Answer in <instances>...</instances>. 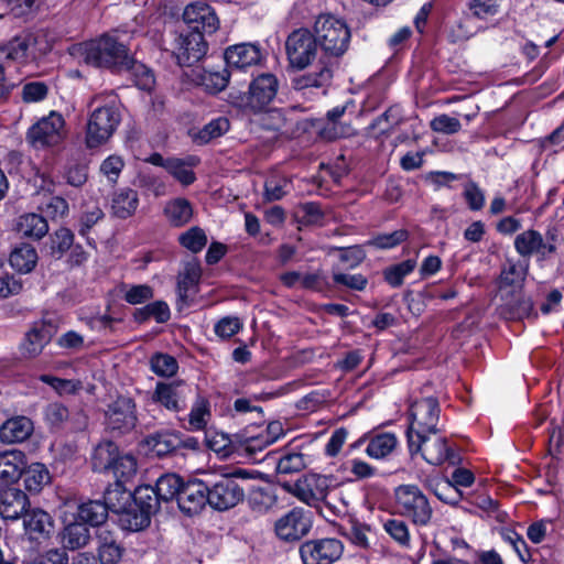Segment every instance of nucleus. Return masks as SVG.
Instances as JSON below:
<instances>
[{"mask_svg": "<svg viewBox=\"0 0 564 564\" xmlns=\"http://www.w3.org/2000/svg\"><path fill=\"white\" fill-rule=\"evenodd\" d=\"M84 62L99 68L112 72L133 70L141 73L137 85L143 90H150L154 85L153 74L129 54L127 46L115 37L102 35L86 42L82 46Z\"/></svg>", "mask_w": 564, "mask_h": 564, "instance_id": "f257e3e1", "label": "nucleus"}, {"mask_svg": "<svg viewBox=\"0 0 564 564\" xmlns=\"http://www.w3.org/2000/svg\"><path fill=\"white\" fill-rule=\"evenodd\" d=\"M279 90V79L271 73L258 75L249 84L248 91L231 89L228 104L247 116L268 112Z\"/></svg>", "mask_w": 564, "mask_h": 564, "instance_id": "f03ea898", "label": "nucleus"}, {"mask_svg": "<svg viewBox=\"0 0 564 564\" xmlns=\"http://www.w3.org/2000/svg\"><path fill=\"white\" fill-rule=\"evenodd\" d=\"M440 403L435 397L415 399L409 409L410 425L406 430L410 454H416L427 441V435L438 432Z\"/></svg>", "mask_w": 564, "mask_h": 564, "instance_id": "7ed1b4c3", "label": "nucleus"}, {"mask_svg": "<svg viewBox=\"0 0 564 564\" xmlns=\"http://www.w3.org/2000/svg\"><path fill=\"white\" fill-rule=\"evenodd\" d=\"M313 32L316 36L321 58L338 64V59L347 52L351 33L347 23L333 14H321L315 20Z\"/></svg>", "mask_w": 564, "mask_h": 564, "instance_id": "20e7f679", "label": "nucleus"}, {"mask_svg": "<svg viewBox=\"0 0 564 564\" xmlns=\"http://www.w3.org/2000/svg\"><path fill=\"white\" fill-rule=\"evenodd\" d=\"M285 55L288 67L302 72L310 67L319 56V46L314 32L306 28L293 30L286 37Z\"/></svg>", "mask_w": 564, "mask_h": 564, "instance_id": "39448f33", "label": "nucleus"}, {"mask_svg": "<svg viewBox=\"0 0 564 564\" xmlns=\"http://www.w3.org/2000/svg\"><path fill=\"white\" fill-rule=\"evenodd\" d=\"M394 507L416 525H426L433 516L427 497L415 485H400L394 489Z\"/></svg>", "mask_w": 564, "mask_h": 564, "instance_id": "423d86ee", "label": "nucleus"}, {"mask_svg": "<svg viewBox=\"0 0 564 564\" xmlns=\"http://www.w3.org/2000/svg\"><path fill=\"white\" fill-rule=\"evenodd\" d=\"M120 122V108L115 101L94 109L87 122L86 145L93 149L106 143Z\"/></svg>", "mask_w": 564, "mask_h": 564, "instance_id": "0eeeda50", "label": "nucleus"}, {"mask_svg": "<svg viewBox=\"0 0 564 564\" xmlns=\"http://www.w3.org/2000/svg\"><path fill=\"white\" fill-rule=\"evenodd\" d=\"M133 505H129L124 523L131 531H139L150 525L151 517L160 509L161 499L150 485L138 487L131 494Z\"/></svg>", "mask_w": 564, "mask_h": 564, "instance_id": "6e6552de", "label": "nucleus"}, {"mask_svg": "<svg viewBox=\"0 0 564 564\" xmlns=\"http://www.w3.org/2000/svg\"><path fill=\"white\" fill-rule=\"evenodd\" d=\"M137 422V406L131 398L118 397L105 411V427L113 437L132 432Z\"/></svg>", "mask_w": 564, "mask_h": 564, "instance_id": "1a4fd4ad", "label": "nucleus"}, {"mask_svg": "<svg viewBox=\"0 0 564 564\" xmlns=\"http://www.w3.org/2000/svg\"><path fill=\"white\" fill-rule=\"evenodd\" d=\"M66 135L65 120L56 111L41 118L26 132V141L35 149L56 147Z\"/></svg>", "mask_w": 564, "mask_h": 564, "instance_id": "9d476101", "label": "nucleus"}, {"mask_svg": "<svg viewBox=\"0 0 564 564\" xmlns=\"http://www.w3.org/2000/svg\"><path fill=\"white\" fill-rule=\"evenodd\" d=\"M208 506L217 511L235 508L245 499V490L230 475H221L215 481L207 482Z\"/></svg>", "mask_w": 564, "mask_h": 564, "instance_id": "9b49d317", "label": "nucleus"}, {"mask_svg": "<svg viewBox=\"0 0 564 564\" xmlns=\"http://www.w3.org/2000/svg\"><path fill=\"white\" fill-rule=\"evenodd\" d=\"M207 48V42L199 32H176L171 44L172 54L180 66L196 64L206 55Z\"/></svg>", "mask_w": 564, "mask_h": 564, "instance_id": "f8f14e48", "label": "nucleus"}, {"mask_svg": "<svg viewBox=\"0 0 564 564\" xmlns=\"http://www.w3.org/2000/svg\"><path fill=\"white\" fill-rule=\"evenodd\" d=\"M344 553V544L336 538H323L305 541L300 546L304 564H333Z\"/></svg>", "mask_w": 564, "mask_h": 564, "instance_id": "ddd939ff", "label": "nucleus"}, {"mask_svg": "<svg viewBox=\"0 0 564 564\" xmlns=\"http://www.w3.org/2000/svg\"><path fill=\"white\" fill-rule=\"evenodd\" d=\"M332 477L312 473L304 475L293 485L285 484L283 487L302 502L316 506L326 498Z\"/></svg>", "mask_w": 564, "mask_h": 564, "instance_id": "4468645a", "label": "nucleus"}, {"mask_svg": "<svg viewBox=\"0 0 564 564\" xmlns=\"http://www.w3.org/2000/svg\"><path fill=\"white\" fill-rule=\"evenodd\" d=\"M312 529V512L295 507L280 517L274 531L279 539L285 542H294L305 536Z\"/></svg>", "mask_w": 564, "mask_h": 564, "instance_id": "2eb2a0df", "label": "nucleus"}, {"mask_svg": "<svg viewBox=\"0 0 564 564\" xmlns=\"http://www.w3.org/2000/svg\"><path fill=\"white\" fill-rule=\"evenodd\" d=\"M182 18L189 32H199L203 36L215 33L220 25L214 8L204 1L187 4Z\"/></svg>", "mask_w": 564, "mask_h": 564, "instance_id": "dca6fc26", "label": "nucleus"}, {"mask_svg": "<svg viewBox=\"0 0 564 564\" xmlns=\"http://www.w3.org/2000/svg\"><path fill=\"white\" fill-rule=\"evenodd\" d=\"M177 505L180 510L187 516L199 513L208 505L207 482L198 478L184 481Z\"/></svg>", "mask_w": 564, "mask_h": 564, "instance_id": "f3484780", "label": "nucleus"}, {"mask_svg": "<svg viewBox=\"0 0 564 564\" xmlns=\"http://www.w3.org/2000/svg\"><path fill=\"white\" fill-rule=\"evenodd\" d=\"M191 392V387L183 381L158 382L152 400L169 411L180 412L185 409V401Z\"/></svg>", "mask_w": 564, "mask_h": 564, "instance_id": "a211bd4d", "label": "nucleus"}, {"mask_svg": "<svg viewBox=\"0 0 564 564\" xmlns=\"http://www.w3.org/2000/svg\"><path fill=\"white\" fill-rule=\"evenodd\" d=\"M224 58L228 67L245 70L259 65L263 61V53L258 44L239 43L228 46Z\"/></svg>", "mask_w": 564, "mask_h": 564, "instance_id": "6ab92c4d", "label": "nucleus"}, {"mask_svg": "<svg viewBox=\"0 0 564 564\" xmlns=\"http://www.w3.org/2000/svg\"><path fill=\"white\" fill-rule=\"evenodd\" d=\"M28 495L13 487L0 490V517L6 521H17L21 519L30 508Z\"/></svg>", "mask_w": 564, "mask_h": 564, "instance_id": "aec40b11", "label": "nucleus"}, {"mask_svg": "<svg viewBox=\"0 0 564 564\" xmlns=\"http://www.w3.org/2000/svg\"><path fill=\"white\" fill-rule=\"evenodd\" d=\"M22 518L25 534H28L31 540H47L54 533V520L52 516L43 509L29 508Z\"/></svg>", "mask_w": 564, "mask_h": 564, "instance_id": "412c9836", "label": "nucleus"}, {"mask_svg": "<svg viewBox=\"0 0 564 564\" xmlns=\"http://www.w3.org/2000/svg\"><path fill=\"white\" fill-rule=\"evenodd\" d=\"M54 335L53 326L45 322H36L25 334L20 346L21 354L26 358L39 356Z\"/></svg>", "mask_w": 564, "mask_h": 564, "instance_id": "4be33fe9", "label": "nucleus"}, {"mask_svg": "<svg viewBox=\"0 0 564 564\" xmlns=\"http://www.w3.org/2000/svg\"><path fill=\"white\" fill-rule=\"evenodd\" d=\"M313 462L314 457L308 453V446H288L278 460L276 471L283 475L300 473Z\"/></svg>", "mask_w": 564, "mask_h": 564, "instance_id": "5701e85b", "label": "nucleus"}, {"mask_svg": "<svg viewBox=\"0 0 564 564\" xmlns=\"http://www.w3.org/2000/svg\"><path fill=\"white\" fill-rule=\"evenodd\" d=\"M334 68L335 65L319 57L317 69L293 77L291 80V86L295 90L326 87L332 83Z\"/></svg>", "mask_w": 564, "mask_h": 564, "instance_id": "b1692460", "label": "nucleus"}, {"mask_svg": "<svg viewBox=\"0 0 564 564\" xmlns=\"http://www.w3.org/2000/svg\"><path fill=\"white\" fill-rule=\"evenodd\" d=\"M514 249L521 257L540 254L543 258L556 251L553 243H544L542 235L534 229L519 234L514 239Z\"/></svg>", "mask_w": 564, "mask_h": 564, "instance_id": "393cba45", "label": "nucleus"}, {"mask_svg": "<svg viewBox=\"0 0 564 564\" xmlns=\"http://www.w3.org/2000/svg\"><path fill=\"white\" fill-rule=\"evenodd\" d=\"M34 425L31 419L19 415L4 421L0 425V442L14 444L26 441L33 433Z\"/></svg>", "mask_w": 564, "mask_h": 564, "instance_id": "a878e982", "label": "nucleus"}, {"mask_svg": "<svg viewBox=\"0 0 564 564\" xmlns=\"http://www.w3.org/2000/svg\"><path fill=\"white\" fill-rule=\"evenodd\" d=\"M26 464V456L22 451L11 449L0 452V485L17 482Z\"/></svg>", "mask_w": 564, "mask_h": 564, "instance_id": "bb28decb", "label": "nucleus"}, {"mask_svg": "<svg viewBox=\"0 0 564 564\" xmlns=\"http://www.w3.org/2000/svg\"><path fill=\"white\" fill-rule=\"evenodd\" d=\"M419 452H421L423 458L429 464L434 466H438L444 462H449L451 464L458 462V457L447 446L445 438H436L431 442L427 436V441L422 445Z\"/></svg>", "mask_w": 564, "mask_h": 564, "instance_id": "cd10ccee", "label": "nucleus"}, {"mask_svg": "<svg viewBox=\"0 0 564 564\" xmlns=\"http://www.w3.org/2000/svg\"><path fill=\"white\" fill-rule=\"evenodd\" d=\"M144 442L151 452L159 457H163L180 448L181 433L174 431H161L150 434Z\"/></svg>", "mask_w": 564, "mask_h": 564, "instance_id": "c85d7f7f", "label": "nucleus"}, {"mask_svg": "<svg viewBox=\"0 0 564 564\" xmlns=\"http://www.w3.org/2000/svg\"><path fill=\"white\" fill-rule=\"evenodd\" d=\"M15 229L25 238L40 240L48 232V224L42 215L30 213L18 218Z\"/></svg>", "mask_w": 564, "mask_h": 564, "instance_id": "c756f323", "label": "nucleus"}, {"mask_svg": "<svg viewBox=\"0 0 564 564\" xmlns=\"http://www.w3.org/2000/svg\"><path fill=\"white\" fill-rule=\"evenodd\" d=\"M36 249L25 242L17 245L9 257L10 265L19 273L31 272L37 263Z\"/></svg>", "mask_w": 564, "mask_h": 564, "instance_id": "7c9ffc66", "label": "nucleus"}, {"mask_svg": "<svg viewBox=\"0 0 564 564\" xmlns=\"http://www.w3.org/2000/svg\"><path fill=\"white\" fill-rule=\"evenodd\" d=\"M139 206V196L134 189L121 188L116 192L111 199V212L120 219L131 217Z\"/></svg>", "mask_w": 564, "mask_h": 564, "instance_id": "2f4dec72", "label": "nucleus"}, {"mask_svg": "<svg viewBox=\"0 0 564 564\" xmlns=\"http://www.w3.org/2000/svg\"><path fill=\"white\" fill-rule=\"evenodd\" d=\"M108 514L109 510L101 500H88L77 507L76 519L85 525L101 527Z\"/></svg>", "mask_w": 564, "mask_h": 564, "instance_id": "473e14b6", "label": "nucleus"}, {"mask_svg": "<svg viewBox=\"0 0 564 564\" xmlns=\"http://www.w3.org/2000/svg\"><path fill=\"white\" fill-rule=\"evenodd\" d=\"M21 477L25 489L31 494L41 492L51 482V474L42 463H32L29 466L25 464Z\"/></svg>", "mask_w": 564, "mask_h": 564, "instance_id": "72a5a7b5", "label": "nucleus"}, {"mask_svg": "<svg viewBox=\"0 0 564 564\" xmlns=\"http://www.w3.org/2000/svg\"><path fill=\"white\" fill-rule=\"evenodd\" d=\"M200 160L196 155H187L184 159L171 158L167 172L182 185L188 186L196 180L193 167L199 164Z\"/></svg>", "mask_w": 564, "mask_h": 564, "instance_id": "f704fd0d", "label": "nucleus"}, {"mask_svg": "<svg viewBox=\"0 0 564 564\" xmlns=\"http://www.w3.org/2000/svg\"><path fill=\"white\" fill-rule=\"evenodd\" d=\"M90 541V531L79 520L64 527L62 544L64 549L75 551L85 547Z\"/></svg>", "mask_w": 564, "mask_h": 564, "instance_id": "c9c22d12", "label": "nucleus"}, {"mask_svg": "<svg viewBox=\"0 0 564 564\" xmlns=\"http://www.w3.org/2000/svg\"><path fill=\"white\" fill-rule=\"evenodd\" d=\"M200 278V270L194 264H187L184 272L180 274L177 281V301L178 304L188 305L189 299L196 293L197 284Z\"/></svg>", "mask_w": 564, "mask_h": 564, "instance_id": "e433bc0d", "label": "nucleus"}, {"mask_svg": "<svg viewBox=\"0 0 564 564\" xmlns=\"http://www.w3.org/2000/svg\"><path fill=\"white\" fill-rule=\"evenodd\" d=\"M130 500L131 492L124 489L122 484L115 482L105 490L104 500H101V502L105 503L109 511L122 513V521L124 522V516L128 511Z\"/></svg>", "mask_w": 564, "mask_h": 564, "instance_id": "4c0bfd02", "label": "nucleus"}, {"mask_svg": "<svg viewBox=\"0 0 564 564\" xmlns=\"http://www.w3.org/2000/svg\"><path fill=\"white\" fill-rule=\"evenodd\" d=\"M170 225L182 227L188 224L193 217V207L186 198H174L165 204L163 209Z\"/></svg>", "mask_w": 564, "mask_h": 564, "instance_id": "58836bf2", "label": "nucleus"}, {"mask_svg": "<svg viewBox=\"0 0 564 564\" xmlns=\"http://www.w3.org/2000/svg\"><path fill=\"white\" fill-rule=\"evenodd\" d=\"M229 129V120L226 117H218L197 131L191 130L189 135L195 144L205 145L212 140L224 135Z\"/></svg>", "mask_w": 564, "mask_h": 564, "instance_id": "ea45409f", "label": "nucleus"}, {"mask_svg": "<svg viewBox=\"0 0 564 564\" xmlns=\"http://www.w3.org/2000/svg\"><path fill=\"white\" fill-rule=\"evenodd\" d=\"M119 454V447L113 442H100L91 456L93 469L98 473H108Z\"/></svg>", "mask_w": 564, "mask_h": 564, "instance_id": "a19ab883", "label": "nucleus"}, {"mask_svg": "<svg viewBox=\"0 0 564 564\" xmlns=\"http://www.w3.org/2000/svg\"><path fill=\"white\" fill-rule=\"evenodd\" d=\"M426 487L443 502L448 505H457L463 492L449 479L441 477H431L426 479Z\"/></svg>", "mask_w": 564, "mask_h": 564, "instance_id": "79ce46f5", "label": "nucleus"}, {"mask_svg": "<svg viewBox=\"0 0 564 564\" xmlns=\"http://www.w3.org/2000/svg\"><path fill=\"white\" fill-rule=\"evenodd\" d=\"M183 485L184 480L180 475L166 473L156 479L153 488L161 501L169 502L173 499L178 500Z\"/></svg>", "mask_w": 564, "mask_h": 564, "instance_id": "37998d69", "label": "nucleus"}, {"mask_svg": "<svg viewBox=\"0 0 564 564\" xmlns=\"http://www.w3.org/2000/svg\"><path fill=\"white\" fill-rule=\"evenodd\" d=\"M170 317V307L164 301L152 302L143 307L137 308L133 313V318L138 323H144L153 318L156 323L162 324L166 323Z\"/></svg>", "mask_w": 564, "mask_h": 564, "instance_id": "c03bdc74", "label": "nucleus"}, {"mask_svg": "<svg viewBox=\"0 0 564 564\" xmlns=\"http://www.w3.org/2000/svg\"><path fill=\"white\" fill-rule=\"evenodd\" d=\"M397 443L393 433H380L369 441L366 453L372 458H383L395 448Z\"/></svg>", "mask_w": 564, "mask_h": 564, "instance_id": "a18cd8bd", "label": "nucleus"}, {"mask_svg": "<svg viewBox=\"0 0 564 564\" xmlns=\"http://www.w3.org/2000/svg\"><path fill=\"white\" fill-rule=\"evenodd\" d=\"M291 192V181L280 174L270 175L264 182V199L275 202L282 199Z\"/></svg>", "mask_w": 564, "mask_h": 564, "instance_id": "49530a36", "label": "nucleus"}, {"mask_svg": "<svg viewBox=\"0 0 564 564\" xmlns=\"http://www.w3.org/2000/svg\"><path fill=\"white\" fill-rule=\"evenodd\" d=\"M108 473L116 478V482L123 484L137 474V459L130 454H119Z\"/></svg>", "mask_w": 564, "mask_h": 564, "instance_id": "de8ad7c7", "label": "nucleus"}, {"mask_svg": "<svg viewBox=\"0 0 564 564\" xmlns=\"http://www.w3.org/2000/svg\"><path fill=\"white\" fill-rule=\"evenodd\" d=\"M344 534L351 543L361 549H370L376 538L369 525L358 521H350L349 527L345 528Z\"/></svg>", "mask_w": 564, "mask_h": 564, "instance_id": "09e8293b", "label": "nucleus"}, {"mask_svg": "<svg viewBox=\"0 0 564 564\" xmlns=\"http://www.w3.org/2000/svg\"><path fill=\"white\" fill-rule=\"evenodd\" d=\"M229 70L223 68L221 70H204L199 76L200 85L209 94H217L224 90L229 83Z\"/></svg>", "mask_w": 564, "mask_h": 564, "instance_id": "8fccbe9b", "label": "nucleus"}, {"mask_svg": "<svg viewBox=\"0 0 564 564\" xmlns=\"http://www.w3.org/2000/svg\"><path fill=\"white\" fill-rule=\"evenodd\" d=\"M276 499L273 492L263 487H254L249 492L248 503L249 507L258 513H264L271 509Z\"/></svg>", "mask_w": 564, "mask_h": 564, "instance_id": "3c124183", "label": "nucleus"}, {"mask_svg": "<svg viewBox=\"0 0 564 564\" xmlns=\"http://www.w3.org/2000/svg\"><path fill=\"white\" fill-rule=\"evenodd\" d=\"M409 238L406 229H398L389 234H378L369 239L365 245L377 249H392Z\"/></svg>", "mask_w": 564, "mask_h": 564, "instance_id": "603ef678", "label": "nucleus"}, {"mask_svg": "<svg viewBox=\"0 0 564 564\" xmlns=\"http://www.w3.org/2000/svg\"><path fill=\"white\" fill-rule=\"evenodd\" d=\"M44 420L51 430L58 431L65 427L69 410L59 402L48 403L43 411Z\"/></svg>", "mask_w": 564, "mask_h": 564, "instance_id": "864d4df0", "label": "nucleus"}, {"mask_svg": "<svg viewBox=\"0 0 564 564\" xmlns=\"http://www.w3.org/2000/svg\"><path fill=\"white\" fill-rule=\"evenodd\" d=\"M178 242L182 247L186 248L193 253H197L206 247L207 236L204 229L194 226L180 235Z\"/></svg>", "mask_w": 564, "mask_h": 564, "instance_id": "5fc2aeb1", "label": "nucleus"}, {"mask_svg": "<svg viewBox=\"0 0 564 564\" xmlns=\"http://www.w3.org/2000/svg\"><path fill=\"white\" fill-rule=\"evenodd\" d=\"M150 366L151 370L160 377H172L178 369L176 359L163 352L154 354L150 359Z\"/></svg>", "mask_w": 564, "mask_h": 564, "instance_id": "6e6d98bb", "label": "nucleus"}, {"mask_svg": "<svg viewBox=\"0 0 564 564\" xmlns=\"http://www.w3.org/2000/svg\"><path fill=\"white\" fill-rule=\"evenodd\" d=\"M104 217L105 214L98 205L94 204L91 206H85L78 219V234L82 237H86L89 230L104 219Z\"/></svg>", "mask_w": 564, "mask_h": 564, "instance_id": "4d7b16f0", "label": "nucleus"}, {"mask_svg": "<svg viewBox=\"0 0 564 564\" xmlns=\"http://www.w3.org/2000/svg\"><path fill=\"white\" fill-rule=\"evenodd\" d=\"M51 253L61 258L74 243V234L70 229L62 227L51 235Z\"/></svg>", "mask_w": 564, "mask_h": 564, "instance_id": "13d9d810", "label": "nucleus"}, {"mask_svg": "<svg viewBox=\"0 0 564 564\" xmlns=\"http://www.w3.org/2000/svg\"><path fill=\"white\" fill-rule=\"evenodd\" d=\"M415 265V260L409 259L392 267H389L384 271V279L391 286H400L403 283L404 276L411 273L414 270Z\"/></svg>", "mask_w": 564, "mask_h": 564, "instance_id": "bf43d9fd", "label": "nucleus"}, {"mask_svg": "<svg viewBox=\"0 0 564 564\" xmlns=\"http://www.w3.org/2000/svg\"><path fill=\"white\" fill-rule=\"evenodd\" d=\"M28 47V37H15L8 45L0 46V62H10L24 57Z\"/></svg>", "mask_w": 564, "mask_h": 564, "instance_id": "052dcab7", "label": "nucleus"}, {"mask_svg": "<svg viewBox=\"0 0 564 564\" xmlns=\"http://www.w3.org/2000/svg\"><path fill=\"white\" fill-rule=\"evenodd\" d=\"M503 311L507 312L511 318L536 317L538 315L533 311L532 300L524 296H519L514 302L506 303Z\"/></svg>", "mask_w": 564, "mask_h": 564, "instance_id": "680f3d73", "label": "nucleus"}, {"mask_svg": "<svg viewBox=\"0 0 564 564\" xmlns=\"http://www.w3.org/2000/svg\"><path fill=\"white\" fill-rule=\"evenodd\" d=\"M403 118L400 107L392 106L373 121L372 127L379 128L381 132H389L394 127L401 124Z\"/></svg>", "mask_w": 564, "mask_h": 564, "instance_id": "e2e57ef3", "label": "nucleus"}, {"mask_svg": "<svg viewBox=\"0 0 564 564\" xmlns=\"http://www.w3.org/2000/svg\"><path fill=\"white\" fill-rule=\"evenodd\" d=\"M210 412L208 408V402L205 399H199L191 410L188 415V424L191 430L200 431L205 429L207 424V417H209Z\"/></svg>", "mask_w": 564, "mask_h": 564, "instance_id": "0e129e2a", "label": "nucleus"}, {"mask_svg": "<svg viewBox=\"0 0 564 564\" xmlns=\"http://www.w3.org/2000/svg\"><path fill=\"white\" fill-rule=\"evenodd\" d=\"M386 532L400 545H409L410 533L405 522L398 519H390L383 525Z\"/></svg>", "mask_w": 564, "mask_h": 564, "instance_id": "69168bd1", "label": "nucleus"}, {"mask_svg": "<svg viewBox=\"0 0 564 564\" xmlns=\"http://www.w3.org/2000/svg\"><path fill=\"white\" fill-rule=\"evenodd\" d=\"M525 270L511 260H508L500 273V281L503 285H517L524 281Z\"/></svg>", "mask_w": 564, "mask_h": 564, "instance_id": "338daca9", "label": "nucleus"}, {"mask_svg": "<svg viewBox=\"0 0 564 564\" xmlns=\"http://www.w3.org/2000/svg\"><path fill=\"white\" fill-rule=\"evenodd\" d=\"M153 295V289L150 285L138 284L130 286L126 291L123 299L127 303L137 305L145 303L147 301L151 300Z\"/></svg>", "mask_w": 564, "mask_h": 564, "instance_id": "774afa93", "label": "nucleus"}]
</instances>
